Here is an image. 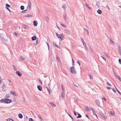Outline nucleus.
Instances as JSON below:
<instances>
[{
  "mask_svg": "<svg viewBox=\"0 0 121 121\" xmlns=\"http://www.w3.org/2000/svg\"><path fill=\"white\" fill-rule=\"evenodd\" d=\"M11 101V100L9 99H6L5 100L1 99L0 100V102L1 103L8 104L10 103Z\"/></svg>",
  "mask_w": 121,
  "mask_h": 121,
  "instance_id": "1",
  "label": "nucleus"
},
{
  "mask_svg": "<svg viewBox=\"0 0 121 121\" xmlns=\"http://www.w3.org/2000/svg\"><path fill=\"white\" fill-rule=\"evenodd\" d=\"M70 69L71 73L74 74H76V72L75 70V68L73 67H71Z\"/></svg>",
  "mask_w": 121,
  "mask_h": 121,
  "instance_id": "2",
  "label": "nucleus"
},
{
  "mask_svg": "<svg viewBox=\"0 0 121 121\" xmlns=\"http://www.w3.org/2000/svg\"><path fill=\"white\" fill-rule=\"evenodd\" d=\"M99 114L105 119H107V117L106 116L104 115V114L101 111H99Z\"/></svg>",
  "mask_w": 121,
  "mask_h": 121,
  "instance_id": "3",
  "label": "nucleus"
},
{
  "mask_svg": "<svg viewBox=\"0 0 121 121\" xmlns=\"http://www.w3.org/2000/svg\"><path fill=\"white\" fill-rule=\"evenodd\" d=\"M85 107L86 108V110H87V111H90V110H92V109H92L91 108L89 107L85 106Z\"/></svg>",
  "mask_w": 121,
  "mask_h": 121,
  "instance_id": "4",
  "label": "nucleus"
},
{
  "mask_svg": "<svg viewBox=\"0 0 121 121\" xmlns=\"http://www.w3.org/2000/svg\"><path fill=\"white\" fill-rule=\"evenodd\" d=\"M28 6L29 7V9H31V2L30 1H29L28 4Z\"/></svg>",
  "mask_w": 121,
  "mask_h": 121,
  "instance_id": "5",
  "label": "nucleus"
},
{
  "mask_svg": "<svg viewBox=\"0 0 121 121\" xmlns=\"http://www.w3.org/2000/svg\"><path fill=\"white\" fill-rule=\"evenodd\" d=\"M16 74L19 77H20L22 76V74L19 71H17L16 72Z\"/></svg>",
  "mask_w": 121,
  "mask_h": 121,
  "instance_id": "6",
  "label": "nucleus"
},
{
  "mask_svg": "<svg viewBox=\"0 0 121 121\" xmlns=\"http://www.w3.org/2000/svg\"><path fill=\"white\" fill-rule=\"evenodd\" d=\"M95 103L99 107H100L99 106L100 104V102H99V100H98L97 99L95 100Z\"/></svg>",
  "mask_w": 121,
  "mask_h": 121,
  "instance_id": "7",
  "label": "nucleus"
},
{
  "mask_svg": "<svg viewBox=\"0 0 121 121\" xmlns=\"http://www.w3.org/2000/svg\"><path fill=\"white\" fill-rule=\"evenodd\" d=\"M10 93L11 94H13L14 96L16 95L15 93L13 91H11L10 92Z\"/></svg>",
  "mask_w": 121,
  "mask_h": 121,
  "instance_id": "8",
  "label": "nucleus"
},
{
  "mask_svg": "<svg viewBox=\"0 0 121 121\" xmlns=\"http://www.w3.org/2000/svg\"><path fill=\"white\" fill-rule=\"evenodd\" d=\"M34 25L35 26H36L38 24V22L36 21H35L33 22Z\"/></svg>",
  "mask_w": 121,
  "mask_h": 121,
  "instance_id": "9",
  "label": "nucleus"
},
{
  "mask_svg": "<svg viewBox=\"0 0 121 121\" xmlns=\"http://www.w3.org/2000/svg\"><path fill=\"white\" fill-rule=\"evenodd\" d=\"M37 88L38 89L39 91H41L42 90V87L40 85H38L37 86Z\"/></svg>",
  "mask_w": 121,
  "mask_h": 121,
  "instance_id": "10",
  "label": "nucleus"
},
{
  "mask_svg": "<svg viewBox=\"0 0 121 121\" xmlns=\"http://www.w3.org/2000/svg\"><path fill=\"white\" fill-rule=\"evenodd\" d=\"M22 27L23 28L26 29H28L29 28V27L28 26L25 25H22Z\"/></svg>",
  "mask_w": 121,
  "mask_h": 121,
  "instance_id": "11",
  "label": "nucleus"
},
{
  "mask_svg": "<svg viewBox=\"0 0 121 121\" xmlns=\"http://www.w3.org/2000/svg\"><path fill=\"white\" fill-rule=\"evenodd\" d=\"M56 59L59 62H60V58L57 56H56Z\"/></svg>",
  "mask_w": 121,
  "mask_h": 121,
  "instance_id": "12",
  "label": "nucleus"
},
{
  "mask_svg": "<svg viewBox=\"0 0 121 121\" xmlns=\"http://www.w3.org/2000/svg\"><path fill=\"white\" fill-rule=\"evenodd\" d=\"M92 111L93 112V114L95 116H96L97 118H98L96 114V113H95V110H94L93 109H92Z\"/></svg>",
  "mask_w": 121,
  "mask_h": 121,
  "instance_id": "13",
  "label": "nucleus"
},
{
  "mask_svg": "<svg viewBox=\"0 0 121 121\" xmlns=\"http://www.w3.org/2000/svg\"><path fill=\"white\" fill-rule=\"evenodd\" d=\"M66 4H64L63 5L62 7L63 9H65V8H66Z\"/></svg>",
  "mask_w": 121,
  "mask_h": 121,
  "instance_id": "14",
  "label": "nucleus"
},
{
  "mask_svg": "<svg viewBox=\"0 0 121 121\" xmlns=\"http://www.w3.org/2000/svg\"><path fill=\"white\" fill-rule=\"evenodd\" d=\"M110 42L112 44H115V43L113 41L111 38L110 39Z\"/></svg>",
  "mask_w": 121,
  "mask_h": 121,
  "instance_id": "15",
  "label": "nucleus"
},
{
  "mask_svg": "<svg viewBox=\"0 0 121 121\" xmlns=\"http://www.w3.org/2000/svg\"><path fill=\"white\" fill-rule=\"evenodd\" d=\"M65 32L67 34H69L70 33V31L68 30H65Z\"/></svg>",
  "mask_w": 121,
  "mask_h": 121,
  "instance_id": "16",
  "label": "nucleus"
},
{
  "mask_svg": "<svg viewBox=\"0 0 121 121\" xmlns=\"http://www.w3.org/2000/svg\"><path fill=\"white\" fill-rule=\"evenodd\" d=\"M18 116L19 118H23V116L21 114H19L18 115Z\"/></svg>",
  "mask_w": 121,
  "mask_h": 121,
  "instance_id": "17",
  "label": "nucleus"
},
{
  "mask_svg": "<svg viewBox=\"0 0 121 121\" xmlns=\"http://www.w3.org/2000/svg\"><path fill=\"white\" fill-rule=\"evenodd\" d=\"M49 103L51 104V106H52L54 107H56V105L52 103L51 102H50Z\"/></svg>",
  "mask_w": 121,
  "mask_h": 121,
  "instance_id": "18",
  "label": "nucleus"
},
{
  "mask_svg": "<svg viewBox=\"0 0 121 121\" xmlns=\"http://www.w3.org/2000/svg\"><path fill=\"white\" fill-rule=\"evenodd\" d=\"M36 36H34L32 37V40H35L36 39Z\"/></svg>",
  "mask_w": 121,
  "mask_h": 121,
  "instance_id": "19",
  "label": "nucleus"
},
{
  "mask_svg": "<svg viewBox=\"0 0 121 121\" xmlns=\"http://www.w3.org/2000/svg\"><path fill=\"white\" fill-rule=\"evenodd\" d=\"M97 13L99 14H101L102 13L101 11L99 10L98 9L97 11Z\"/></svg>",
  "mask_w": 121,
  "mask_h": 121,
  "instance_id": "20",
  "label": "nucleus"
},
{
  "mask_svg": "<svg viewBox=\"0 0 121 121\" xmlns=\"http://www.w3.org/2000/svg\"><path fill=\"white\" fill-rule=\"evenodd\" d=\"M46 88L47 89V90L48 92V93L49 94H51V92L50 90L49 89H48L47 87H46Z\"/></svg>",
  "mask_w": 121,
  "mask_h": 121,
  "instance_id": "21",
  "label": "nucleus"
},
{
  "mask_svg": "<svg viewBox=\"0 0 121 121\" xmlns=\"http://www.w3.org/2000/svg\"><path fill=\"white\" fill-rule=\"evenodd\" d=\"M4 86H6V85L4 83L3 86L2 91H5V89L4 88Z\"/></svg>",
  "mask_w": 121,
  "mask_h": 121,
  "instance_id": "22",
  "label": "nucleus"
},
{
  "mask_svg": "<svg viewBox=\"0 0 121 121\" xmlns=\"http://www.w3.org/2000/svg\"><path fill=\"white\" fill-rule=\"evenodd\" d=\"M109 113L110 114L113 116H114L115 115V113L113 111H111L109 112Z\"/></svg>",
  "mask_w": 121,
  "mask_h": 121,
  "instance_id": "23",
  "label": "nucleus"
},
{
  "mask_svg": "<svg viewBox=\"0 0 121 121\" xmlns=\"http://www.w3.org/2000/svg\"><path fill=\"white\" fill-rule=\"evenodd\" d=\"M78 116L77 117V118H80L82 117V116L79 113H78Z\"/></svg>",
  "mask_w": 121,
  "mask_h": 121,
  "instance_id": "24",
  "label": "nucleus"
},
{
  "mask_svg": "<svg viewBox=\"0 0 121 121\" xmlns=\"http://www.w3.org/2000/svg\"><path fill=\"white\" fill-rule=\"evenodd\" d=\"M56 35L57 37L58 38L60 39L61 38L59 36H60V35L57 33H56Z\"/></svg>",
  "mask_w": 121,
  "mask_h": 121,
  "instance_id": "25",
  "label": "nucleus"
},
{
  "mask_svg": "<svg viewBox=\"0 0 121 121\" xmlns=\"http://www.w3.org/2000/svg\"><path fill=\"white\" fill-rule=\"evenodd\" d=\"M60 36H61V38H60V39H64V37L63 36V35L62 34H61L60 35Z\"/></svg>",
  "mask_w": 121,
  "mask_h": 121,
  "instance_id": "26",
  "label": "nucleus"
},
{
  "mask_svg": "<svg viewBox=\"0 0 121 121\" xmlns=\"http://www.w3.org/2000/svg\"><path fill=\"white\" fill-rule=\"evenodd\" d=\"M84 30L86 32L87 34H89V32L88 30L86 29L85 28H84Z\"/></svg>",
  "mask_w": 121,
  "mask_h": 121,
  "instance_id": "27",
  "label": "nucleus"
},
{
  "mask_svg": "<svg viewBox=\"0 0 121 121\" xmlns=\"http://www.w3.org/2000/svg\"><path fill=\"white\" fill-rule=\"evenodd\" d=\"M6 8H8V7H10V5L7 4H6Z\"/></svg>",
  "mask_w": 121,
  "mask_h": 121,
  "instance_id": "28",
  "label": "nucleus"
},
{
  "mask_svg": "<svg viewBox=\"0 0 121 121\" xmlns=\"http://www.w3.org/2000/svg\"><path fill=\"white\" fill-rule=\"evenodd\" d=\"M7 120V121H14L13 119L10 118L8 119Z\"/></svg>",
  "mask_w": 121,
  "mask_h": 121,
  "instance_id": "29",
  "label": "nucleus"
},
{
  "mask_svg": "<svg viewBox=\"0 0 121 121\" xmlns=\"http://www.w3.org/2000/svg\"><path fill=\"white\" fill-rule=\"evenodd\" d=\"M20 8H21V9L22 10H23L24 9V7L23 6H21Z\"/></svg>",
  "mask_w": 121,
  "mask_h": 121,
  "instance_id": "30",
  "label": "nucleus"
},
{
  "mask_svg": "<svg viewBox=\"0 0 121 121\" xmlns=\"http://www.w3.org/2000/svg\"><path fill=\"white\" fill-rule=\"evenodd\" d=\"M25 17H32V15H30L27 14L26 15H25Z\"/></svg>",
  "mask_w": 121,
  "mask_h": 121,
  "instance_id": "31",
  "label": "nucleus"
},
{
  "mask_svg": "<svg viewBox=\"0 0 121 121\" xmlns=\"http://www.w3.org/2000/svg\"><path fill=\"white\" fill-rule=\"evenodd\" d=\"M25 57H23L22 56H21L20 58V59L21 60H23L25 59Z\"/></svg>",
  "mask_w": 121,
  "mask_h": 121,
  "instance_id": "32",
  "label": "nucleus"
},
{
  "mask_svg": "<svg viewBox=\"0 0 121 121\" xmlns=\"http://www.w3.org/2000/svg\"><path fill=\"white\" fill-rule=\"evenodd\" d=\"M0 38L1 39H4V37L1 34H0Z\"/></svg>",
  "mask_w": 121,
  "mask_h": 121,
  "instance_id": "33",
  "label": "nucleus"
},
{
  "mask_svg": "<svg viewBox=\"0 0 121 121\" xmlns=\"http://www.w3.org/2000/svg\"><path fill=\"white\" fill-rule=\"evenodd\" d=\"M12 66H13V68L14 69V70L15 71H16L17 70V69L16 67L14 66V65H12Z\"/></svg>",
  "mask_w": 121,
  "mask_h": 121,
  "instance_id": "34",
  "label": "nucleus"
},
{
  "mask_svg": "<svg viewBox=\"0 0 121 121\" xmlns=\"http://www.w3.org/2000/svg\"><path fill=\"white\" fill-rule=\"evenodd\" d=\"M45 19L47 22H48L49 20V18L48 17H45Z\"/></svg>",
  "mask_w": 121,
  "mask_h": 121,
  "instance_id": "35",
  "label": "nucleus"
},
{
  "mask_svg": "<svg viewBox=\"0 0 121 121\" xmlns=\"http://www.w3.org/2000/svg\"><path fill=\"white\" fill-rule=\"evenodd\" d=\"M67 17V15L66 14H65L64 16V18L65 20H66V17Z\"/></svg>",
  "mask_w": 121,
  "mask_h": 121,
  "instance_id": "36",
  "label": "nucleus"
},
{
  "mask_svg": "<svg viewBox=\"0 0 121 121\" xmlns=\"http://www.w3.org/2000/svg\"><path fill=\"white\" fill-rule=\"evenodd\" d=\"M73 84L74 86L77 87H78V85H77V84L73 82Z\"/></svg>",
  "mask_w": 121,
  "mask_h": 121,
  "instance_id": "37",
  "label": "nucleus"
},
{
  "mask_svg": "<svg viewBox=\"0 0 121 121\" xmlns=\"http://www.w3.org/2000/svg\"><path fill=\"white\" fill-rule=\"evenodd\" d=\"M64 94H65L64 92V91H63L62 93V97H64Z\"/></svg>",
  "mask_w": 121,
  "mask_h": 121,
  "instance_id": "38",
  "label": "nucleus"
},
{
  "mask_svg": "<svg viewBox=\"0 0 121 121\" xmlns=\"http://www.w3.org/2000/svg\"><path fill=\"white\" fill-rule=\"evenodd\" d=\"M53 43H54L53 45H54L55 46H56V47H57L58 48H59V46L57 45L56 44V43H55L54 42H53Z\"/></svg>",
  "mask_w": 121,
  "mask_h": 121,
  "instance_id": "39",
  "label": "nucleus"
},
{
  "mask_svg": "<svg viewBox=\"0 0 121 121\" xmlns=\"http://www.w3.org/2000/svg\"><path fill=\"white\" fill-rule=\"evenodd\" d=\"M60 25L61 26H62L63 27H65V28H66V26L62 24L61 23Z\"/></svg>",
  "mask_w": 121,
  "mask_h": 121,
  "instance_id": "40",
  "label": "nucleus"
},
{
  "mask_svg": "<svg viewBox=\"0 0 121 121\" xmlns=\"http://www.w3.org/2000/svg\"><path fill=\"white\" fill-rule=\"evenodd\" d=\"M115 77L117 78V79H119L120 78V77L119 76H117V75L116 76H115Z\"/></svg>",
  "mask_w": 121,
  "mask_h": 121,
  "instance_id": "41",
  "label": "nucleus"
},
{
  "mask_svg": "<svg viewBox=\"0 0 121 121\" xmlns=\"http://www.w3.org/2000/svg\"><path fill=\"white\" fill-rule=\"evenodd\" d=\"M10 95L9 94H7L6 95V97H10Z\"/></svg>",
  "mask_w": 121,
  "mask_h": 121,
  "instance_id": "42",
  "label": "nucleus"
},
{
  "mask_svg": "<svg viewBox=\"0 0 121 121\" xmlns=\"http://www.w3.org/2000/svg\"><path fill=\"white\" fill-rule=\"evenodd\" d=\"M107 84L108 85L111 87L112 86L111 85L109 82H107Z\"/></svg>",
  "mask_w": 121,
  "mask_h": 121,
  "instance_id": "43",
  "label": "nucleus"
},
{
  "mask_svg": "<svg viewBox=\"0 0 121 121\" xmlns=\"http://www.w3.org/2000/svg\"><path fill=\"white\" fill-rule=\"evenodd\" d=\"M62 85V89L63 91H64V89L63 88V86L62 85Z\"/></svg>",
  "mask_w": 121,
  "mask_h": 121,
  "instance_id": "44",
  "label": "nucleus"
},
{
  "mask_svg": "<svg viewBox=\"0 0 121 121\" xmlns=\"http://www.w3.org/2000/svg\"><path fill=\"white\" fill-rule=\"evenodd\" d=\"M83 45L85 47H86V43H85V42H83Z\"/></svg>",
  "mask_w": 121,
  "mask_h": 121,
  "instance_id": "45",
  "label": "nucleus"
},
{
  "mask_svg": "<svg viewBox=\"0 0 121 121\" xmlns=\"http://www.w3.org/2000/svg\"><path fill=\"white\" fill-rule=\"evenodd\" d=\"M112 89L113 91L115 92L116 93V91L113 88H112Z\"/></svg>",
  "mask_w": 121,
  "mask_h": 121,
  "instance_id": "46",
  "label": "nucleus"
},
{
  "mask_svg": "<svg viewBox=\"0 0 121 121\" xmlns=\"http://www.w3.org/2000/svg\"><path fill=\"white\" fill-rule=\"evenodd\" d=\"M26 10H27L26 9V10L22 11V13H26Z\"/></svg>",
  "mask_w": 121,
  "mask_h": 121,
  "instance_id": "47",
  "label": "nucleus"
},
{
  "mask_svg": "<svg viewBox=\"0 0 121 121\" xmlns=\"http://www.w3.org/2000/svg\"><path fill=\"white\" fill-rule=\"evenodd\" d=\"M68 114L69 117L71 118L72 120H73V118L69 113H68Z\"/></svg>",
  "mask_w": 121,
  "mask_h": 121,
  "instance_id": "48",
  "label": "nucleus"
},
{
  "mask_svg": "<svg viewBox=\"0 0 121 121\" xmlns=\"http://www.w3.org/2000/svg\"><path fill=\"white\" fill-rule=\"evenodd\" d=\"M119 63L121 64V59H119Z\"/></svg>",
  "mask_w": 121,
  "mask_h": 121,
  "instance_id": "49",
  "label": "nucleus"
},
{
  "mask_svg": "<svg viewBox=\"0 0 121 121\" xmlns=\"http://www.w3.org/2000/svg\"><path fill=\"white\" fill-rule=\"evenodd\" d=\"M118 50H119V51H121V47H118Z\"/></svg>",
  "mask_w": 121,
  "mask_h": 121,
  "instance_id": "50",
  "label": "nucleus"
},
{
  "mask_svg": "<svg viewBox=\"0 0 121 121\" xmlns=\"http://www.w3.org/2000/svg\"><path fill=\"white\" fill-rule=\"evenodd\" d=\"M113 71V74H114V75L115 76H116L117 75V74L116 73V72H114V71Z\"/></svg>",
  "mask_w": 121,
  "mask_h": 121,
  "instance_id": "51",
  "label": "nucleus"
},
{
  "mask_svg": "<svg viewBox=\"0 0 121 121\" xmlns=\"http://www.w3.org/2000/svg\"><path fill=\"white\" fill-rule=\"evenodd\" d=\"M102 99H103L105 101H106L107 100V99H106L104 97L102 98Z\"/></svg>",
  "mask_w": 121,
  "mask_h": 121,
  "instance_id": "52",
  "label": "nucleus"
},
{
  "mask_svg": "<svg viewBox=\"0 0 121 121\" xmlns=\"http://www.w3.org/2000/svg\"><path fill=\"white\" fill-rule=\"evenodd\" d=\"M33 119L32 118H30L29 119V121H33Z\"/></svg>",
  "mask_w": 121,
  "mask_h": 121,
  "instance_id": "53",
  "label": "nucleus"
},
{
  "mask_svg": "<svg viewBox=\"0 0 121 121\" xmlns=\"http://www.w3.org/2000/svg\"><path fill=\"white\" fill-rule=\"evenodd\" d=\"M88 75L90 77V79H91L92 78V77L91 76L90 74H89Z\"/></svg>",
  "mask_w": 121,
  "mask_h": 121,
  "instance_id": "54",
  "label": "nucleus"
},
{
  "mask_svg": "<svg viewBox=\"0 0 121 121\" xmlns=\"http://www.w3.org/2000/svg\"><path fill=\"white\" fill-rule=\"evenodd\" d=\"M77 63H78V64L79 66L81 64L80 63V62H79L78 61H77Z\"/></svg>",
  "mask_w": 121,
  "mask_h": 121,
  "instance_id": "55",
  "label": "nucleus"
},
{
  "mask_svg": "<svg viewBox=\"0 0 121 121\" xmlns=\"http://www.w3.org/2000/svg\"><path fill=\"white\" fill-rule=\"evenodd\" d=\"M81 40H82V43H83V42H84V41L82 38H81Z\"/></svg>",
  "mask_w": 121,
  "mask_h": 121,
  "instance_id": "56",
  "label": "nucleus"
},
{
  "mask_svg": "<svg viewBox=\"0 0 121 121\" xmlns=\"http://www.w3.org/2000/svg\"><path fill=\"white\" fill-rule=\"evenodd\" d=\"M85 5H86V6L87 7H88L89 6V5L87 4L86 3L85 4Z\"/></svg>",
  "mask_w": 121,
  "mask_h": 121,
  "instance_id": "57",
  "label": "nucleus"
},
{
  "mask_svg": "<svg viewBox=\"0 0 121 121\" xmlns=\"http://www.w3.org/2000/svg\"><path fill=\"white\" fill-rule=\"evenodd\" d=\"M74 115L76 116H77V114L76 113V112L75 111H74Z\"/></svg>",
  "mask_w": 121,
  "mask_h": 121,
  "instance_id": "58",
  "label": "nucleus"
},
{
  "mask_svg": "<svg viewBox=\"0 0 121 121\" xmlns=\"http://www.w3.org/2000/svg\"><path fill=\"white\" fill-rule=\"evenodd\" d=\"M7 9L9 10L10 12H11V11L8 8H6Z\"/></svg>",
  "mask_w": 121,
  "mask_h": 121,
  "instance_id": "59",
  "label": "nucleus"
},
{
  "mask_svg": "<svg viewBox=\"0 0 121 121\" xmlns=\"http://www.w3.org/2000/svg\"><path fill=\"white\" fill-rule=\"evenodd\" d=\"M107 88L108 89H112V88L110 87H108V86H107Z\"/></svg>",
  "mask_w": 121,
  "mask_h": 121,
  "instance_id": "60",
  "label": "nucleus"
},
{
  "mask_svg": "<svg viewBox=\"0 0 121 121\" xmlns=\"http://www.w3.org/2000/svg\"><path fill=\"white\" fill-rule=\"evenodd\" d=\"M1 79L2 78H1L0 77V84L2 83V82L1 81Z\"/></svg>",
  "mask_w": 121,
  "mask_h": 121,
  "instance_id": "61",
  "label": "nucleus"
},
{
  "mask_svg": "<svg viewBox=\"0 0 121 121\" xmlns=\"http://www.w3.org/2000/svg\"><path fill=\"white\" fill-rule=\"evenodd\" d=\"M14 34L16 36H17V34L16 33V32H15L14 33Z\"/></svg>",
  "mask_w": 121,
  "mask_h": 121,
  "instance_id": "62",
  "label": "nucleus"
},
{
  "mask_svg": "<svg viewBox=\"0 0 121 121\" xmlns=\"http://www.w3.org/2000/svg\"><path fill=\"white\" fill-rule=\"evenodd\" d=\"M117 91L118 92V93L121 95V93L118 90H117Z\"/></svg>",
  "mask_w": 121,
  "mask_h": 121,
  "instance_id": "63",
  "label": "nucleus"
},
{
  "mask_svg": "<svg viewBox=\"0 0 121 121\" xmlns=\"http://www.w3.org/2000/svg\"><path fill=\"white\" fill-rule=\"evenodd\" d=\"M106 7L108 9H109V10H110V9L109 7L108 6V5H107V6H106Z\"/></svg>",
  "mask_w": 121,
  "mask_h": 121,
  "instance_id": "64",
  "label": "nucleus"
}]
</instances>
